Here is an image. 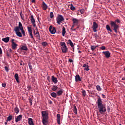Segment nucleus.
I'll use <instances>...</instances> for the list:
<instances>
[{"label":"nucleus","mask_w":125,"mask_h":125,"mask_svg":"<svg viewBox=\"0 0 125 125\" xmlns=\"http://www.w3.org/2000/svg\"><path fill=\"white\" fill-rule=\"evenodd\" d=\"M98 98L96 104H97L99 112L100 114H103V113H105L106 111V104H103V102H102V99H101L100 96H98Z\"/></svg>","instance_id":"f257e3e1"},{"label":"nucleus","mask_w":125,"mask_h":125,"mask_svg":"<svg viewBox=\"0 0 125 125\" xmlns=\"http://www.w3.org/2000/svg\"><path fill=\"white\" fill-rule=\"evenodd\" d=\"M17 46H18V44H16V43H12V48L13 49H17Z\"/></svg>","instance_id":"2eb2a0df"},{"label":"nucleus","mask_w":125,"mask_h":125,"mask_svg":"<svg viewBox=\"0 0 125 125\" xmlns=\"http://www.w3.org/2000/svg\"><path fill=\"white\" fill-rule=\"evenodd\" d=\"M75 79H81V77L79 74H77L75 76Z\"/></svg>","instance_id":"49530a36"},{"label":"nucleus","mask_w":125,"mask_h":125,"mask_svg":"<svg viewBox=\"0 0 125 125\" xmlns=\"http://www.w3.org/2000/svg\"><path fill=\"white\" fill-rule=\"evenodd\" d=\"M50 17L51 19L54 18V15H53V12H51L50 13Z\"/></svg>","instance_id":"473e14b6"},{"label":"nucleus","mask_w":125,"mask_h":125,"mask_svg":"<svg viewBox=\"0 0 125 125\" xmlns=\"http://www.w3.org/2000/svg\"><path fill=\"white\" fill-rule=\"evenodd\" d=\"M2 41L4 42H9V37H6L5 38H3L2 39Z\"/></svg>","instance_id":"412c9836"},{"label":"nucleus","mask_w":125,"mask_h":125,"mask_svg":"<svg viewBox=\"0 0 125 125\" xmlns=\"http://www.w3.org/2000/svg\"><path fill=\"white\" fill-rule=\"evenodd\" d=\"M16 81L18 83H20V80L19 79H16Z\"/></svg>","instance_id":"3c124183"},{"label":"nucleus","mask_w":125,"mask_h":125,"mask_svg":"<svg viewBox=\"0 0 125 125\" xmlns=\"http://www.w3.org/2000/svg\"><path fill=\"white\" fill-rule=\"evenodd\" d=\"M73 24H75L76 26H78V24H79V20L78 19L73 18L72 19Z\"/></svg>","instance_id":"ddd939ff"},{"label":"nucleus","mask_w":125,"mask_h":125,"mask_svg":"<svg viewBox=\"0 0 125 125\" xmlns=\"http://www.w3.org/2000/svg\"><path fill=\"white\" fill-rule=\"evenodd\" d=\"M51 89L53 91H56L58 89V86L55 85H53Z\"/></svg>","instance_id":"6ab92c4d"},{"label":"nucleus","mask_w":125,"mask_h":125,"mask_svg":"<svg viewBox=\"0 0 125 125\" xmlns=\"http://www.w3.org/2000/svg\"><path fill=\"white\" fill-rule=\"evenodd\" d=\"M82 95L83 97H85V96H86V92L85 91V90H83L82 91Z\"/></svg>","instance_id":"c756f323"},{"label":"nucleus","mask_w":125,"mask_h":125,"mask_svg":"<svg viewBox=\"0 0 125 125\" xmlns=\"http://www.w3.org/2000/svg\"><path fill=\"white\" fill-rule=\"evenodd\" d=\"M33 25V27H36V23H32Z\"/></svg>","instance_id":"69168bd1"},{"label":"nucleus","mask_w":125,"mask_h":125,"mask_svg":"<svg viewBox=\"0 0 125 125\" xmlns=\"http://www.w3.org/2000/svg\"><path fill=\"white\" fill-rule=\"evenodd\" d=\"M49 31L52 34H54L56 33V28L55 27H53L52 26H50Z\"/></svg>","instance_id":"1a4fd4ad"},{"label":"nucleus","mask_w":125,"mask_h":125,"mask_svg":"<svg viewBox=\"0 0 125 125\" xmlns=\"http://www.w3.org/2000/svg\"><path fill=\"white\" fill-rule=\"evenodd\" d=\"M92 28H94V29H97V28H98V24H97V23H96V22L94 21V22H93Z\"/></svg>","instance_id":"a211bd4d"},{"label":"nucleus","mask_w":125,"mask_h":125,"mask_svg":"<svg viewBox=\"0 0 125 125\" xmlns=\"http://www.w3.org/2000/svg\"><path fill=\"white\" fill-rule=\"evenodd\" d=\"M57 121L58 125H60V114L57 115Z\"/></svg>","instance_id":"f3484780"},{"label":"nucleus","mask_w":125,"mask_h":125,"mask_svg":"<svg viewBox=\"0 0 125 125\" xmlns=\"http://www.w3.org/2000/svg\"><path fill=\"white\" fill-rule=\"evenodd\" d=\"M93 30L94 32H97V30L96 29L93 28Z\"/></svg>","instance_id":"e2e57ef3"},{"label":"nucleus","mask_w":125,"mask_h":125,"mask_svg":"<svg viewBox=\"0 0 125 125\" xmlns=\"http://www.w3.org/2000/svg\"><path fill=\"white\" fill-rule=\"evenodd\" d=\"M10 54L8 53V52L7 53V56H9Z\"/></svg>","instance_id":"774afa93"},{"label":"nucleus","mask_w":125,"mask_h":125,"mask_svg":"<svg viewBox=\"0 0 125 125\" xmlns=\"http://www.w3.org/2000/svg\"><path fill=\"white\" fill-rule=\"evenodd\" d=\"M96 89L98 91H101V90H102V88L99 86V85H97L96 86Z\"/></svg>","instance_id":"7c9ffc66"},{"label":"nucleus","mask_w":125,"mask_h":125,"mask_svg":"<svg viewBox=\"0 0 125 125\" xmlns=\"http://www.w3.org/2000/svg\"><path fill=\"white\" fill-rule=\"evenodd\" d=\"M21 50L27 51V50H28V47H27V46H22V47H21Z\"/></svg>","instance_id":"c85d7f7f"},{"label":"nucleus","mask_w":125,"mask_h":125,"mask_svg":"<svg viewBox=\"0 0 125 125\" xmlns=\"http://www.w3.org/2000/svg\"><path fill=\"white\" fill-rule=\"evenodd\" d=\"M23 63V61H21V62H20V65H21V66H22V65H23V63Z\"/></svg>","instance_id":"680f3d73"},{"label":"nucleus","mask_w":125,"mask_h":125,"mask_svg":"<svg viewBox=\"0 0 125 125\" xmlns=\"http://www.w3.org/2000/svg\"><path fill=\"white\" fill-rule=\"evenodd\" d=\"M103 54L105 55L106 58H110L111 56V53L109 51H104L103 52Z\"/></svg>","instance_id":"9d476101"},{"label":"nucleus","mask_w":125,"mask_h":125,"mask_svg":"<svg viewBox=\"0 0 125 125\" xmlns=\"http://www.w3.org/2000/svg\"><path fill=\"white\" fill-rule=\"evenodd\" d=\"M42 7L43 10H46V9H47V5L45 3V2H44V1L42 2Z\"/></svg>","instance_id":"f8f14e48"},{"label":"nucleus","mask_w":125,"mask_h":125,"mask_svg":"<svg viewBox=\"0 0 125 125\" xmlns=\"http://www.w3.org/2000/svg\"><path fill=\"white\" fill-rule=\"evenodd\" d=\"M14 41H15L14 39H12V40H11L12 43H15V42H14Z\"/></svg>","instance_id":"13d9d810"},{"label":"nucleus","mask_w":125,"mask_h":125,"mask_svg":"<svg viewBox=\"0 0 125 125\" xmlns=\"http://www.w3.org/2000/svg\"><path fill=\"white\" fill-rule=\"evenodd\" d=\"M61 45L62 46V50L63 53H66L68 50L67 46H66V43H65V42H61Z\"/></svg>","instance_id":"39448f33"},{"label":"nucleus","mask_w":125,"mask_h":125,"mask_svg":"<svg viewBox=\"0 0 125 125\" xmlns=\"http://www.w3.org/2000/svg\"><path fill=\"white\" fill-rule=\"evenodd\" d=\"M27 29L29 36H30L32 40L34 41L35 40V38H34V36H33V32H32V27L28 26Z\"/></svg>","instance_id":"6e6552de"},{"label":"nucleus","mask_w":125,"mask_h":125,"mask_svg":"<svg viewBox=\"0 0 125 125\" xmlns=\"http://www.w3.org/2000/svg\"><path fill=\"white\" fill-rule=\"evenodd\" d=\"M30 21H31L32 24H34V23H36V21H35V19H34V16L31 15L30 17Z\"/></svg>","instance_id":"5701e85b"},{"label":"nucleus","mask_w":125,"mask_h":125,"mask_svg":"<svg viewBox=\"0 0 125 125\" xmlns=\"http://www.w3.org/2000/svg\"><path fill=\"white\" fill-rule=\"evenodd\" d=\"M52 82L54 83H58V81L57 80V79H52Z\"/></svg>","instance_id":"72a5a7b5"},{"label":"nucleus","mask_w":125,"mask_h":125,"mask_svg":"<svg viewBox=\"0 0 125 125\" xmlns=\"http://www.w3.org/2000/svg\"><path fill=\"white\" fill-rule=\"evenodd\" d=\"M2 54V50H1V48L0 47V55Z\"/></svg>","instance_id":"864d4df0"},{"label":"nucleus","mask_w":125,"mask_h":125,"mask_svg":"<svg viewBox=\"0 0 125 125\" xmlns=\"http://www.w3.org/2000/svg\"><path fill=\"white\" fill-rule=\"evenodd\" d=\"M12 120V115L9 116L6 120V122H10Z\"/></svg>","instance_id":"cd10ccee"},{"label":"nucleus","mask_w":125,"mask_h":125,"mask_svg":"<svg viewBox=\"0 0 125 125\" xmlns=\"http://www.w3.org/2000/svg\"><path fill=\"white\" fill-rule=\"evenodd\" d=\"M28 124L29 125H34V122H33V119L28 118Z\"/></svg>","instance_id":"aec40b11"},{"label":"nucleus","mask_w":125,"mask_h":125,"mask_svg":"<svg viewBox=\"0 0 125 125\" xmlns=\"http://www.w3.org/2000/svg\"><path fill=\"white\" fill-rule=\"evenodd\" d=\"M19 28L20 30L21 31V33L22 34V36L25 37V30H24V28H23V25H22V23L21 22H19Z\"/></svg>","instance_id":"0eeeda50"},{"label":"nucleus","mask_w":125,"mask_h":125,"mask_svg":"<svg viewBox=\"0 0 125 125\" xmlns=\"http://www.w3.org/2000/svg\"><path fill=\"white\" fill-rule=\"evenodd\" d=\"M97 47H98V46L91 45V49L92 51H93L94 50V49H95Z\"/></svg>","instance_id":"2f4dec72"},{"label":"nucleus","mask_w":125,"mask_h":125,"mask_svg":"<svg viewBox=\"0 0 125 125\" xmlns=\"http://www.w3.org/2000/svg\"><path fill=\"white\" fill-rule=\"evenodd\" d=\"M15 112L17 114H19L20 110L19 108H18V107L17 106H16L15 109H14Z\"/></svg>","instance_id":"bb28decb"},{"label":"nucleus","mask_w":125,"mask_h":125,"mask_svg":"<svg viewBox=\"0 0 125 125\" xmlns=\"http://www.w3.org/2000/svg\"><path fill=\"white\" fill-rule=\"evenodd\" d=\"M82 81V79H75V82L76 83H78V82H81Z\"/></svg>","instance_id":"ea45409f"},{"label":"nucleus","mask_w":125,"mask_h":125,"mask_svg":"<svg viewBox=\"0 0 125 125\" xmlns=\"http://www.w3.org/2000/svg\"><path fill=\"white\" fill-rule=\"evenodd\" d=\"M101 49H102V50H105V49H106V47H105V46H102L101 47Z\"/></svg>","instance_id":"37998d69"},{"label":"nucleus","mask_w":125,"mask_h":125,"mask_svg":"<svg viewBox=\"0 0 125 125\" xmlns=\"http://www.w3.org/2000/svg\"><path fill=\"white\" fill-rule=\"evenodd\" d=\"M70 9H71V10H75V9H76V8L75 7V6H74V5H73V4H71Z\"/></svg>","instance_id":"e433bc0d"},{"label":"nucleus","mask_w":125,"mask_h":125,"mask_svg":"<svg viewBox=\"0 0 125 125\" xmlns=\"http://www.w3.org/2000/svg\"><path fill=\"white\" fill-rule=\"evenodd\" d=\"M42 116V122L43 125H47L48 120V112L47 111H44L41 112Z\"/></svg>","instance_id":"f03ea898"},{"label":"nucleus","mask_w":125,"mask_h":125,"mask_svg":"<svg viewBox=\"0 0 125 125\" xmlns=\"http://www.w3.org/2000/svg\"><path fill=\"white\" fill-rule=\"evenodd\" d=\"M2 87H5V86H6V84L5 83H2Z\"/></svg>","instance_id":"de8ad7c7"},{"label":"nucleus","mask_w":125,"mask_h":125,"mask_svg":"<svg viewBox=\"0 0 125 125\" xmlns=\"http://www.w3.org/2000/svg\"><path fill=\"white\" fill-rule=\"evenodd\" d=\"M102 96L103 98H106V96H105L104 94H102Z\"/></svg>","instance_id":"5fc2aeb1"},{"label":"nucleus","mask_w":125,"mask_h":125,"mask_svg":"<svg viewBox=\"0 0 125 125\" xmlns=\"http://www.w3.org/2000/svg\"><path fill=\"white\" fill-rule=\"evenodd\" d=\"M114 22H115V24H116V23H120V21L119 20H116Z\"/></svg>","instance_id":"8fccbe9b"},{"label":"nucleus","mask_w":125,"mask_h":125,"mask_svg":"<svg viewBox=\"0 0 125 125\" xmlns=\"http://www.w3.org/2000/svg\"><path fill=\"white\" fill-rule=\"evenodd\" d=\"M9 52H12V50L11 49H9Z\"/></svg>","instance_id":"338daca9"},{"label":"nucleus","mask_w":125,"mask_h":125,"mask_svg":"<svg viewBox=\"0 0 125 125\" xmlns=\"http://www.w3.org/2000/svg\"><path fill=\"white\" fill-rule=\"evenodd\" d=\"M20 15L21 18V19L23 20V17L22 16V15H23V14L22 13V12H21L20 13Z\"/></svg>","instance_id":"09e8293b"},{"label":"nucleus","mask_w":125,"mask_h":125,"mask_svg":"<svg viewBox=\"0 0 125 125\" xmlns=\"http://www.w3.org/2000/svg\"><path fill=\"white\" fill-rule=\"evenodd\" d=\"M14 31H15L18 37H20V38H22V33L20 32V29L19 28V26L15 27Z\"/></svg>","instance_id":"423d86ee"},{"label":"nucleus","mask_w":125,"mask_h":125,"mask_svg":"<svg viewBox=\"0 0 125 125\" xmlns=\"http://www.w3.org/2000/svg\"><path fill=\"white\" fill-rule=\"evenodd\" d=\"M69 62H70V63H72V62H73V60L70 59L69 60Z\"/></svg>","instance_id":"bf43d9fd"},{"label":"nucleus","mask_w":125,"mask_h":125,"mask_svg":"<svg viewBox=\"0 0 125 125\" xmlns=\"http://www.w3.org/2000/svg\"><path fill=\"white\" fill-rule=\"evenodd\" d=\"M36 38L38 40L41 41V36L40 35V34L36 35Z\"/></svg>","instance_id":"4c0bfd02"},{"label":"nucleus","mask_w":125,"mask_h":125,"mask_svg":"<svg viewBox=\"0 0 125 125\" xmlns=\"http://www.w3.org/2000/svg\"><path fill=\"white\" fill-rule=\"evenodd\" d=\"M19 76H18V74L16 73L15 75V79H18Z\"/></svg>","instance_id":"a18cd8bd"},{"label":"nucleus","mask_w":125,"mask_h":125,"mask_svg":"<svg viewBox=\"0 0 125 125\" xmlns=\"http://www.w3.org/2000/svg\"><path fill=\"white\" fill-rule=\"evenodd\" d=\"M64 20H65V19H64V17H63V16L61 15H58L56 19L57 24H58L59 25H60V23H62V22H63Z\"/></svg>","instance_id":"20e7f679"},{"label":"nucleus","mask_w":125,"mask_h":125,"mask_svg":"<svg viewBox=\"0 0 125 125\" xmlns=\"http://www.w3.org/2000/svg\"><path fill=\"white\" fill-rule=\"evenodd\" d=\"M42 44L43 46H46V45H47V43L46 42H44L42 43Z\"/></svg>","instance_id":"c9c22d12"},{"label":"nucleus","mask_w":125,"mask_h":125,"mask_svg":"<svg viewBox=\"0 0 125 125\" xmlns=\"http://www.w3.org/2000/svg\"><path fill=\"white\" fill-rule=\"evenodd\" d=\"M70 30H72V31H76V30H77V29H74V27H71L70 28Z\"/></svg>","instance_id":"603ef678"},{"label":"nucleus","mask_w":125,"mask_h":125,"mask_svg":"<svg viewBox=\"0 0 125 125\" xmlns=\"http://www.w3.org/2000/svg\"><path fill=\"white\" fill-rule=\"evenodd\" d=\"M105 28H106L107 31L110 32V33H113V30H112L111 29V27H110V25H109V24H106Z\"/></svg>","instance_id":"4468645a"},{"label":"nucleus","mask_w":125,"mask_h":125,"mask_svg":"<svg viewBox=\"0 0 125 125\" xmlns=\"http://www.w3.org/2000/svg\"><path fill=\"white\" fill-rule=\"evenodd\" d=\"M76 25H77L75 24V23H73V25L71 27L74 28V27H75V26H76Z\"/></svg>","instance_id":"052dcab7"},{"label":"nucleus","mask_w":125,"mask_h":125,"mask_svg":"<svg viewBox=\"0 0 125 125\" xmlns=\"http://www.w3.org/2000/svg\"><path fill=\"white\" fill-rule=\"evenodd\" d=\"M36 35H40V33L39 32V31H37L36 34H35V36H36Z\"/></svg>","instance_id":"6e6d98bb"},{"label":"nucleus","mask_w":125,"mask_h":125,"mask_svg":"<svg viewBox=\"0 0 125 125\" xmlns=\"http://www.w3.org/2000/svg\"><path fill=\"white\" fill-rule=\"evenodd\" d=\"M73 111L74 114H76V115H77V114H78V109H77V107L76 106V105L74 106Z\"/></svg>","instance_id":"b1692460"},{"label":"nucleus","mask_w":125,"mask_h":125,"mask_svg":"<svg viewBox=\"0 0 125 125\" xmlns=\"http://www.w3.org/2000/svg\"><path fill=\"white\" fill-rule=\"evenodd\" d=\"M4 69H5L6 72H8V71L9 70V69H8V67H7L6 66L4 67Z\"/></svg>","instance_id":"79ce46f5"},{"label":"nucleus","mask_w":125,"mask_h":125,"mask_svg":"<svg viewBox=\"0 0 125 125\" xmlns=\"http://www.w3.org/2000/svg\"><path fill=\"white\" fill-rule=\"evenodd\" d=\"M110 25L113 29V31H114L115 33L118 34V31H119V29L120 28V26L116 23V22L113 21H110Z\"/></svg>","instance_id":"7ed1b4c3"},{"label":"nucleus","mask_w":125,"mask_h":125,"mask_svg":"<svg viewBox=\"0 0 125 125\" xmlns=\"http://www.w3.org/2000/svg\"><path fill=\"white\" fill-rule=\"evenodd\" d=\"M94 36L95 37V39H98L99 37L98 35H97V33H95L94 34Z\"/></svg>","instance_id":"a19ab883"},{"label":"nucleus","mask_w":125,"mask_h":125,"mask_svg":"<svg viewBox=\"0 0 125 125\" xmlns=\"http://www.w3.org/2000/svg\"><path fill=\"white\" fill-rule=\"evenodd\" d=\"M67 44H70L71 47H74V43H73V42H72V41H71V40H68L67 41Z\"/></svg>","instance_id":"dca6fc26"},{"label":"nucleus","mask_w":125,"mask_h":125,"mask_svg":"<svg viewBox=\"0 0 125 125\" xmlns=\"http://www.w3.org/2000/svg\"><path fill=\"white\" fill-rule=\"evenodd\" d=\"M28 66L30 70H32L33 69V66H32V64H31V63H29Z\"/></svg>","instance_id":"58836bf2"},{"label":"nucleus","mask_w":125,"mask_h":125,"mask_svg":"<svg viewBox=\"0 0 125 125\" xmlns=\"http://www.w3.org/2000/svg\"><path fill=\"white\" fill-rule=\"evenodd\" d=\"M22 120V115H20L15 118V122L18 123V122H20Z\"/></svg>","instance_id":"9b49d317"},{"label":"nucleus","mask_w":125,"mask_h":125,"mask_svg":"<svg viewBox=\"0 0 125 125\" xmlns=\"http://www.w3.org/2000/svg\"><path fill=\"white\" fill-rule=\"evenodd\" d=\"M89 66L88 65H86V67H84V71H89Z\"/></svg>","instance_id":"f704fd0d"},{"label":"nucleus","mask_w":125,"mask_h":125,"mask_svg":"<svg viewBox=\"0 0 125 125\" xmlns=\"http://www.w3.org/2000/svg\"><path fill=\"white\" fill-rule=\"evenodd\" d=\"M65 34H66V29H65V27H62V37L65 36Z\"/></svg>","instance_id":"a878e982"},{"label":"nucleus","mask_w":125,"mask_h":125,"mask_svg":"<svg viewBox=\"0 0 125 125\" xmlns=\"http://www.w3.org/2000/svg\"><path fill=\"white\" fill-rule=\"evenodd\" d=\"M86 66H87V65H86V64H83V68H85V67H86Z\"/></svg>","instance_id":"4d7b16f0"},{"label":"nucleus","mask_w":125,"mask_h":125,"mask_svg":"<svg viewBox=\"0 0 125 125\" xmlns=\"http://www.w3.org/2000/svg\"><path fill=\"white\" fill-rule=\"evenodd\" d=\"M62 93H63V90H62V89L59 90L57 92V94L58 96H60L61 95H62Z\"/></svg>","instance_id":"4be33fe9"},{"label":"nucleus","mask_w":125,"mask_h":125,"mask_svg":"<svg viewBox=\"0 0 125 125\" xmlns=\"http://www.w3.org/2000/svg\"><path fill=\"white\" fill-rule=\"evenodd\" d=\"M50 95L51 96H52V97H53L54 98H56V97H57V94H56V93L55 92L51 93Z\"/></svg>","instance_id":"393cba45"},{"label":"nucleus","mask_w":125,"mask_h":125,"mask_svg":"<svg viewBox=\"0 0 125 125\" xmlns=\"http://www.w3.org/2000/svg\"><path fill=\"white\" fill-rule=\"evenodd\" d=\"M29 103H30V105H33V100L30 99L29 100Z\"/></svg>","instance_id":"c03bdc74"},{"label":"nucleus","mask_w":125,"mask_h":125,"mask_svg":"<svg viewBox=\"0 0 125 125\" xmlns=\"http://www.w3.org/2000/svg\"><path fill=\"white\" fill-rule=\"evenodd\" d=\"M31 2H33V3L35 2H36V0H32Z\"/></svg>","instance_id":"0e129e2a"}]
</instances>
